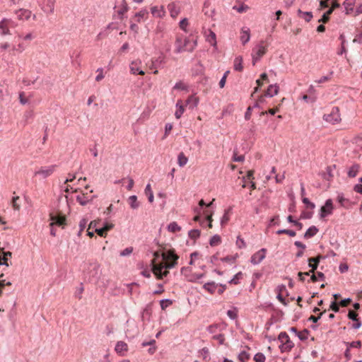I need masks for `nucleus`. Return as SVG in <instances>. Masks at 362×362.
Here are the masks:
<instances>
[{
  "mask_svg": "<svg viewBox=\"0 0 362 362\" xmlns=\"http://www.w3.org/2000/svg\"><path fill=\"white\" fill-rule=\"evenodd\" d=\"M163 259L165 262V264L155 263L154 260H152L153 268L152 271L153 274L158 276L159 274H161L163 269H169L175 267L177 264V259L179 257L175 253L174 250H170L162 254Z\"/></svg>",
  "mask_w": 362,
  "mask_h": 362,
  "instance_id": "f257e3e1",
  "label": "nucleus"
},
{
  "mask_svg": "<svg viewBox=\"0 0 362 362\" xmlns=\"http://www.w3.org/2000/svg\"><path fill=\"white\" fill-rule=\"evenodd\" d=\"M192 41L193 44L189 45L191 40L189 38L177 37L175 41V52L177 53H180L185 51L192 52L194 47L197 46V40L192 39Z\"/></svg>",
  "mask_w": 362,
  "mask_h": 362,
  "instance_id": "f03ea898",
  "label": "nucleus"
},
{
  "mask_svg": "<svg viewBox=\"0 0 362 362\" xmlns=\"http://www.w3.org/2000/svg\"><path fill=\"white\" fill-rule=\"evenodd\" d=\"M279 340L281 341L279 349L281 352H288L293 347V343L290 340L289 336L285 332H282L279 335Z\"/></svg>",
  "mask_w": 362,
  "mask_h": 362,
  "instance_id": "7ed1b4c3",
  "label": "nucleus"
},
{
  "mask_svg": "<svg viewBox=\"0 0 362 362\" xmlns=\"http://www.w3.org/2000/svg\"><path fill=\"white\" fill-rule=\"evenodd\" d=\"M264 41H261L256 47L252 49V64L255 65L257 61L266 53L267 48L263 45Z\"/></svg>",
  "mask_w": 362,
  "mask_h": 362,
  "instance_id": "20e7f679",
  "label": "nucleus"
},
{
  "mask_svg": "<svg viewBox=\"0 0 362 362\" xmlns=\"http://www.w3.org/2000/svg\"><path fill=\"white\" fill-rule=\"evenodd\" d=\"M323 119L331 124L338 123L341 120L339 109L338 107H334L329 114L325 115Z\"/></svg>",
  "mask_w": 362,
  "mask_h": 362,
  "instance_id": "39448f33",
  "label": "nucleus"
},
{
  "mask_svg": "<svg viewBox=\"0 0 362 362\" xmlns=\"http://www.w3.org/2000/svg\"><path fill=\"white\" fill-rule=\"evenodd\" d=\"M334 209L332 200L331 199H328L325 202V204L321 207L320 211V218H324L326 216L332 214V211Z\"/></svg>",
  "mask_w": 362,
  "mask_h": 362,
  "instance_id": "423d86ee",
  "label": "nucleus"
},
{
  "mask_svg": "<svg viewBox=\"0 0 362 362\" xmlns=\"http://www.w3.org/2000/svg\"><path fill=\"white\" fill-rule=\"evenodd\" d=\"M56 168V165H52L47 167H42L40 170L35 172V175H40L44 179L47 178L54 172Z\"/></svg>",
  "mask_w": 362,
  "mask_h": 362,
  "instance_id": "0eeeda50",
  "label": "nucleus"
},
{
  "mask_svg": "<svg viewBox=\"0 0 362 362\" xmlns=\"http://www.w3.org/2000/svg\"><path fill=\"white\" fill-rule=\"evenodd\" d=\"M266 252L267 249L262 248L252 255L250 262L254 265L259 264L265 258Z\"/></svg>",
  "mask_w": 362,
  "mask_h": 362,
  "instance_id": "6e6552de",
  "label": "nucleus"
},
{
  "mask_svg": "<svg viewBox=\"0 0 362 362\" xmlns=\"http://www.w3.org/2000/svg\"><path fill=\"white\" fill-rule=\"evenodd\" d=\"M50 219L52 223H50V226L53 227L54 225L58 226H64L66 224V217L59 214H50Z\"/></svg>",
  "mask_w": 362,
  "mask_h": 362,
  "instance_id": "1a4fd4ad",
  "label": "nucleus"
},
{
  "mask_svg": "<svg viewBox=\"0 0 362 362\" xmlns=\"http://www.w3.org/2000/svg\"><path fill=\"white\" fill-rule=\"evenodd\" d=\"M324 258L322 255H318L315 257H310L308 259V266L311 268L309 271L311 273H314L315 271L317 269L320 259Z\"/></svg>",
  "mask_w": 362,
  "mask_h": 362,
  "instance_id": "9d476101",
  "label": "nucleus"
},
{
  "mask_svg": "<svg viewBox=\"0 0 362 362\" xmlns=\"http://www.w3.org/2000/svg\"><path fill=\"white\" fill-rule=\"evenodd\" d=\"M141 60H135L130 64V71L133 74L144 75V71L141 69Z\"/></svg>",
  "mask_w": 362,
  "mask_h": 362,
  "instance_id": "9b49d317",
  "label": "nucleus"
},
{
  "mask_svg": "<svg viewBox=\"0 0 362 362\" xmlns=\"http://www.w3.org/2000/svg\"><path fill=\"white\" fill-rule=\"evenodd\" d=\"M56 0H44L42 3V10L48 13H53L54 11V4Z\"/></svg>",
  "mask_w": 362,
  "mask_h": 362,
  "instance_id": "f8f14e48",
  "label": "nucleus"
},
{
  "mask_svg": "<svg viewBox=\"0 0 362 362\" xmlns=\"http://www.w3.org/2000/svg\"><path fill=\"white\" fill-rule=\"evenodd\" d=\"M90 276L89 280H97L99 277V265L97 264H90L89 266Z\"/></svg>",
  "mask_w": 362,
  "mask_h": 362,
  "instance_id": "ddd939ff",
  "label": "nucleus"
},
{
  "mask_svg": "<svg viewBox=\"0 0 362 362\" xmlns=\"http://www.w3.org/2000/svg\"><path fill=\"white\" fill-rule=\"evenodd\" d=\"M16 13L17 14L18 18L19 20H28L32 14V12L30 10L21 8L16 11Z\"/></svg>",
  "mask_w": 362,
  "mask_h": 362,
  "instance_id": "4468645a",
  "label": "nucleus"
},
{
  "mask_svg": "<svg viewBox=\"0 0 362 362\" xmlns=\"http://www.w3.org/2000/svg\"><path fill=\"white\" fill-rule=\"evenodd\" d=\"M128 349V346L127 343L122 341H119L116 344L115 350L117 354H119L120 355H124V352L127 351Z\"/></svg>",
  "mask_w": 362,
  "mask_h": 362,
  "instance_id": "2eb2a0df",
  "label": "nucleus"
},
{
  "mask_svg": "<svg viewBox=\"0 0 362 362\" xmlns=\"http://www.w3.org/2000/svg\"><path fill=\"white\" fill-rule=\"evenodd\" d=\"M250 39V29L248 28L244 27L241 30V36L240 40L243 45H245L247 42H249Z\"/></svg>",
  "mask_w": 362,
  "mask_h": 362,
  "instance_id": "dca6fc26",
  "label": "nucleus"
},
{
  "mask_svg": "<svg viewBox=\"0 0 362 362\" xmlns=\"http://www.w3.org/2000/svg\"><path fill=\"white\" fill-rule=\"evenodd\" d=\"M156 341L154 339H151L149 341H144L141 344L143 347L150 346L151 347L148 349V354L151 355L153 354L156 351V346H155Z\"/></svg>",
  "mask_w": 362,
  "mask_h": 362,
  "instance_id": "f3484780",
  "label": "nucleus"
},
{
  "mask_svg": "<svg viewBox=\"0 0 362 362\" xmlns=\"http://www.w3.org/2000/svg\"><path fill=\"white\" fill-rule=\"evenodd\" d=\"M278 91L279 86L276 84L270 85L265 93V96L273 97L278 93Z\"/></svg>",
  "mask_w": 362,
  "mask_h": 362,
  "instance_id": "a211bd4d",
  "label": "nucleus"
},
{
  "mask_svg": "<svg viewBox=\"0 0 362 362\" xmlns=\"http://www.w3.org/2000/svg\"><path fill=\"white\" fill-rule=\"evenodd\" d=\"M356 0H345L343 5L346 10V14H350L354 11Z\"/></svg>",
  "mask_w": 362,
  "mask_h": 362,
  "instance_id": "6ab92c4d",
  "label": "nucleus"
},
{
  "mask_svg": "<svg viewBox=\"0 0 362 362\" xmlns=\"http://www.w3.org/2000/svg\"><path fill=\"white\" fill-rule=\"evenodd\" d=\"M298 15L300 18L304 19L306 22H310L313 18V13L310 11H302L300 9L298 10Z\"/></svg>",
  "mask_w": 362,
  "mask_h": 362,
  "instance_id": "aec40b11",
  "label": "nucleus"
},
{
  "mask_svg": "<svg viewBox=\"0 0 362 362\" xmlns=\"http://www.w3.org/2000/svg\"><path fill=\"white\" fill-rule=\"evenodd\" d=\"M128 202L130 207L132 209H136L139 207L140 203L137 200V197L136 195H132L128 199Z\"/></svg>",
  "mask_w": 362,
  "mask_h": 362,
  "instance_id": "412c9836",
  "label": "nucleus"
},
{
  "mask_svg": "<svg viewBox=\"0 0 362 362\" xmlns=\"http://www.w3.org/2000/svg\"><path fill=\"white\" fill-rule=\"evenodd\" d=\"M217 286L218 284H216L214 281H210L205 283L203 286V288L206 290L211 294H213L215 292Z\"/></svg>",
  "mask_w": 362,
  "mask_h": 362,
  "instance_id": "4be33fe9",
  "label": "nucleus"
},
{
  "mask_svg": "<svg viewBox=\"0 0 362 362\" xmlns=\"http://www.w3.org/2000/svg\"><path fill=\"white\" fill-rule=\"evenodd\" d=\"M317 232L318 228L316 226H313L306 230V232L304 234V238L307 239L313 238L317 234Z\"/></svg>",
  "mask_w": 362,
  "mask_h": 362,
  "instance_id": "5701e85b",
  "label": "nucleus"
},
{
  "mask_svg": "<svg viewBox=\"0 0 362 362\" xmlns=\"http://www.w3.org/2000/svg\"><path fill=\"white\" fill-rule=\"evenodd\" d=\"M93 197H94V196L92 197L91 199H89L85 194H83L82 195H78L76 197V201L81 206H86L88 202H90L93 199Z\"/></svg>",
  "mask_w": 362,
  "mask_h": 362,
  "instance_id": "b1692460",
  "label": "nucleus"
},
{
  "mask_svg": "<svg viewBox=\"0 0 362 362\" xmlns=\"http://www.w3.org/2000/svg\"><path fill=\"white\" fill-rule=\"evenodd\" d=\"M360 165L358 164H354L348 171V176L349 177H355L359 170Z\"/></svg>",
  "mask_w": 362,
  "mask_h": 362,
  "instance_id": "393cba45",
  "label": "nucleus"
},
{
  "mask_svg": "<svg viewBox=\"0 0 362 362\" xmlns=\"http://www.w3.org/2000/svg\"><path fill=\"white\" fill-rule=\"evenodd\" d=\"M151 12L154 17L160 18L164 14V11L162 8L158 6H153L151 8Z\"/></svg>",
  "mask_w": 362,
  "mask_h": 362,
  "instance_id": "a878e982",
  "label": "nucleus"
},
{
  "mask_svg": "<svg viewBox=\"0 0 362 362\" xmlns=\"http://www.w3.org/2000/svg\"><path fill=\"white\" fill-rule=\"evenodd\" d=\"M188 162V158L186 157L183 152H181L178 154L177 156V163L180 167L185 166Z\"/></svg>",
  "mask_w": 362,
  "mask_h": 362,
  "instance_id": "bb28decb",
  "label": "nucleus"
},
{
  "mask_svg": "<svg viewBox=\"0 0 362 362\" xmlns=\"http://www.w3.org/2000/svg\"><path fill=\"white\" fill-rule=\"evenodd\" d=\"M187 103L189 105L190 108L193 109L197 106L199 103V99L194 95H190L187 100Z\"/></svg>",
  "mask_w": 362,
  "mask_h": 362,
  "instance_id": "cd10ccee",
  "label": "nucleus"
},
{
  "mask_svg": "<svg viewBox=\"0 0 362 362\" xmlns=\"http://www.w3.org/2000/svg\"><path fill=\"white\" fill-rule=\"evenodd\" d=\"M243 59L241 57H237L234 60V69L238 71H242L243 66L242 65Z\"/></svg>",
  "mask_w": 362,
  "mask_h": 362,
  "instance_id": "c85d7f7f",
  "label": "nucleus"
},
{
  "mask_svg": "<svg viewBox=\"0 0 362 362\" xmlns=\"http://www.w3.org/2000/svg\"><path fill=\"white\" fill-rule=\"evenodd\" d=\"M145 194L148 196V200L150 203H152L154 200V196L150 184L146 186L144 189Z\"/></svg>",
  "mask_w": 362,
  "mask_h": 362,
  "instance_id": "c756f323",
  "label": "nucleus"
},
{
  "mask_svg": "<svg viewBox=\"0 0 362 362\" xmlns=\"http://www.w3.org/2000/svg\"><path fill=\"white\" fill-rule=\"evenodd\" d=\"M176 107H177V110L175 113V116L177 119H179L181 117L185 110L183 105L181 104V100L177 101Z\"/></svg>",
  "mask_w": 362,
  "mask_h": 362,
  "instance_id": "7c9ffc66",
  "label": "nucleus"
},
{
  "mask_svg": "<svg viewBox=\"0 0 362 362\" xmlns=\"http://www.w3.org/2000/svg\"><path fill=\"white\" fill-rule=\"evenodd\" d=\"M311 274H312V275L310 276V281L313 282L317 281L318 279H320L322 281H324L325 279V274L321 272H318L317 273V274H315V273H311Z\"/></svg>",
  "mask_w": 362,
  "mask_h": 362,
  "instance_id": "2f4dec72",
  "label": "nucleus"
},
{
  "mask_svg": "<svg viewBox=\"0 0 362 362\" xmlns=\"http://www.w3.org/2000/svg\"><path fill=\"white\" fill-rule=\"evenodd\" d=\"M168 229L170 232L175 233L181 230V227L177 225L175 221L171 222L168 226Z\"/></svg>",
  "mask_w": 362,
  "mask_h": 362,
  "instance_id": "473e14b6",
  "label": "nucleus"
},
{
  "mask_svg": "<svg viewBox=\"0 0 362 362\" xmlns=\"http://www.w3.org/2000/svg\"><path fill=\"white\" fill-rule=\"evenodd\" d=\"M221 242V238L218 235H214L209 240V244L211 247L219 245Z\"/></svg>",
  "mask_w": 362,
  "mask_h": 362,
  "instance_id": "72a5a7b5",
  "label": "nucleus"
},
{
  "mask_svg": "<svg viewBox=\"0 0 362 362\" xmlns=\"http://www.w3.org/2000/svg\"><path fill=\"white\" fill-rule=\"evenodd\" d=\"M200 234H201V232L198 229H192V230H189L188 233L189 237L194 240H196L197 238H199L200 236Z\"/></svg>",
  "mask_w": 362,
  "mask_h": 362,
  "instance_id": "f704fd0d",
  "label": "nucleus"
},
{
  "mask_svg": "<svg viewBox=\"0 0 362 362\" xmlns=\"http://www.w3.org/2000/svg\"><path fill=\"white\" fill-rule=\"evenodd\" d=\"M20 197L18 196L13 197L11 200V205L15 211H19L21 209V205L18 203Z\"/></svg>",
  "mask_w": 362,
  "mask_h": 362,
  "instance_id": "c9c22d12",
  "label": "nucleus"
},
{
  "mask_svg": "<svg viewBox=\"0 0 362 362\" xmlns=\"http://www.w3.org/2000/svg\"><path fill=\"white\" fill-rule=\"evenodd\" d=\"M333 12V8H329L328 11H327L322 16V18L318 21L319 22H322L323 23H326L328 22L329 19V16Z\"/></svg>",
  "mask_w": 362,
  "mask_h": 362,
  "instance_id": "e433bc0d",
  "label": "nucleus"
},
{
  "mask_svg": "<svg viewBox=\"0 0 362 362\" xmlns=\"http://www.w3.org/2000/svg\"><path fill=\"white\" fill-rule=\"evenodd\" d=\"M148 11L146 9L141 10L135 14V18L137 22H140L142 18H144L148 15Z\"/></svg>",
  "mask_w": 362,
  "mask_h": 362,
  "instance_id": "4c0bfd02",
  "label": "nucleus"
},
{
  "mask_svg": "<svg viewBox=\"0 0 362 362\" xmlns=\"http://www.w3.org/2000/svg\"><path fill=\"white\" fill-rule=\"evenodd\" d=\"M250 354L245 351H242L238 356V360L240 362H244L245 360H248L250 358Z\"/></svg>",
  "mask_w": 362,
  "mask_h": 362,
  "instance_id": "58836bf2",
  "label": "nucleus"
},
{
  "mask_svg": "<svg viewBox=\"0 0 362 362\" xmlns=\"http://www.w3.org/2000/svg\"><path fill=\"white\" fill-rule=\"evenodd\" d=\"M276 233L279 234V235H280V234H287V235H288L291 237H294L296 235V232L294 230H288V229H280V230L276 231Z\"/></svg>",
  "mask_w": 362,
  "mask_h": 362,
  "instance_id": "ea45409f",
  "label": "nucleus"
},
{
  "mask_svg": "<svg viewBox=\"0 0 362 362\" xmlns=\"http://www.w3.org/2000/svg\"><path fill=\"white\" fill-rule=\"evenodd\" d=\"M128 5L125 0H122L121 3V8L117 11L119 15H123L128 11Z\"/></svg>",
  "mask_w": 362,
  "mask_h": 362,
  "instance_id": "a19ab883",
  "label": "nucleus"
},
{
  "mask_svg": "<svg viewBox=\"0 0 362 362\" xmlns=\"http://www.w3.org/2000/svg\"><path fill=\"white\" fill-rule=\"evenodd\" d=\"M309 334V331L307 329H305L303 332H298L297 336L299 339L301 341H305L308 339Z\"/></svg>",
  "mask_w": 362,
  "mask_h": 362,
  "instance_id": "79ce46f5",
  "label": "nucleus"
},
{
  "mask_svg": "<svg viewBox=\"0 0 362 362\" xmlns=\"http://www.w3.org/2000/svg\"><path fill=\"white\" fill-rule=\"evenodd\" d=\"M173 303V301L170 299H163L160 301V308L162 310H165L170 305Z\"/></svg>",
  "mask_w": 362,
  "mask_h": 362,
  "instance_id": "37998d69",
  "label": "nucleus"
},
{
  "mask_svg": "<svg viewBox=\"0 0 362 362\" xmlns=\"http://www.w3.org/2000/svg\"><path fill=\"white\" fill-rule=\"evenodd\" d=\"M173 89L179 90H187V86L185 84H184L182 81H179L175 83V85L173 87Z\"/></svg>",
  "mask_w": 362,
  "mask_h": 362,
  "instance_id": "c03bdc74",
  "label": "nucleus"
},
{
  "mask_svg": "<svg viewBox=\"0 0 362 362\" xmlns=\"http://www.w3.org/2000/svg\"><path fill=\"white\" fill-rule=\"evenodd\" d=\"M230 210H231V208L230 207L228 209L225 211V213L221 220V224L222 226L225 225L229 221V216H228V214L229 213V211Z\"/></svg>",
  "mask_w": 362,
  "mask_h": 362,
  "instance_id": "a18cd8bd",
  "label": "nucleus"
},
{
  "mask_svg": "<svg viewBox=\"0 0 362 362\" xmlns=\"http://www.w3.org/2000/svg\"><path fill=\"white\" fill-rule=\"evenodd\" d=\"M266 357L262 353H257L254 356L255 362H265Z\"/></svg>",
  "mask_w": 362,
  "mask_h": 362,
  "instance_id": "49530a36",
  "label": "nucleus"
},
{
  "mask_svg": "<svg viewBox=\"0 0 362 362\" xmlns=\"http://www.w3.org/2000/svg\"><path fill=\"white\" fill-rule=\"evenodd\" d=\"M236 245L238 248L242 249L246 247V243L245 240L240 238V236H238L236 240Z\"/></svg>",
  "mask_w": 362,
  "mask_h": 362,
  "instance_id": "de8ad7c7",
  "label": "nucleus"
},
{
  "mask_svg": "<svg viewBox=\"0 0 362 362\" xmlns=\"http://www.w3.org/2000/svg\"><path fill=\"white\" fill-rule=\"evenodd\" d=\"M347 347L350 348H360L361 346V341H356L352 342H346V343Z\"/></svg>",
  "mask_w": 362,
  "mask_h": 362,
  "instance_id": "09e8293b",
  "label": "nucleus"
},
{
  "mask_svg": "<svg viewBox=\"0 0 362 362\" xmlns=\"http://www.w3.org/2000/svg\"><path fill=\"white\" fill-rule=\"evenodd\" d=\"M207 40L209 42H210L212 45H216V34L210 31V34L208 36Z\"/></svg>",
  "mask_w": 362,
  "mask_h": 362,
  "instance_id": "8fccbe9b",
  "label": "nucleus"
},
{
  "mask_svg": "<svg viewBox=\"0 0 362 362\" xmlns=\"http://www.w3.org/2000/svg\"><path fill=\"white\" fill-rule=\"evenodd\" d=\"M96 71L98 73V74L95 77V81H100L105 77L104 75H103V68H98Z\"/></svg>",
  "mask_w": 362,
  "mask_h": 362,
  "instance_id": "3c124183",
  "label": "nucleus"
},
{
  "mask_svg": "<svg viewBox=\"0 0 362 362\" xmlns=\"http://www.w3.org/2000/svg\"><path fill=\"white\" fill-rule=\"evenodd\" d=\"M244 159H245V156H243V155L238 156L236 151L233 152V161H235V162H242V161L244 160Z\"/></svg>",
  "mask_w": 362,
  "mask_h": 362,
  "instance_id": "603ef678",
  "label": "nucleus"
},
{
  "mask_svg": "<svg viewBox=\"0 0 362 362\" xmlns=\"http://www.w3.org/2000/svg\"><path fill=\"white\" fill-rule=\"evenodd\" d=\"M313 216V212L311 211H303L300 214V218L301 219H310Z\"/></svg>",
  "mask_w": 362,
  "mask_h": 362,
  "instance_id": "864d4df0",
  "label": "nucleus"
},
{
  "mask_svg": "<svg viewBox=\"0 0 362 362\" xmlns=\"http://www.w3.org/2000/svg\"><path fill=\"white\" fill-rule=\"evenodd\" d=\"M132 252H133L132 247H127L124 250H123L122 251H121L120 256L124 257V256L129 255Z\"/></svg>",
  "mask_w": 362,
  "mask_h": 362,
  "instance_id": "5fc2aeb1",
  "label": "nucleus"
},
{
  "mask_svg": "<svg viewBox=\"0 0 362 362\" xmlns=\"http://www.w3.org/2000/svg\"><path fill=\"white\" fill-rule=\"evenodd\" d=\"M214 339L218 340L220 344H223L225 341V337L223 334H219L214 335L213 337Z\"/></svg>",
  "mask_w": 362,
  "mask_h": 362,
  "instance_id": "6e6d98bb",
  "label": "nucleus"
},
{
  "mask_svg": "<svg viewBox=\"0 0 362 362\" xmlns=\"http://www.w3.org/2000/svg\"><path fill=\"white\" fill-rule=\"evenodd\" d=\"M303 202L307 205L308 207L310 208L311 209H315V205L314 203L311 202L308 198L304 197L302 199Z\"/></svg>",
  "mask_w": 362,
  "mask_h": 362,
  "instance_id": "4d7b16f0",
  "label": "nucleus"
},
{
  "mask_svg": "<svg viewBox=\"0 0 362 362\" xmlns=\"http://www.w3.org/2000/svg\"><path fill=\"white\" fill-rule=\"evenodd\" d=\"M242 272H238L234 277L229 281L230 284H238L239 279L242 276Z\"/></svg>",
  "mask_w": 362,
  "mask_h": 362,
  "instance_id": "13d9d810",
  "label": "nucleus"
},
{
  "mask_svg": "<svg viewBox=\"0 0 362 362\" xmlns=\"http://www.w3.org/2000/svg\"><path fill=\"white\" fill-rule=\"evenodd\" d=\"M348 317L354 321H358V314L353 310H349Z\"/></svg>",
  "mask_w": 362,
  "mask_h": 362,
  "instance_id": "bf43d9fd",
  "label": "nucleus"
},
{
  "mask_svg": "<svg viewBox=\"0 0 362 362\" xmlns=\"http://www.w3.org/2000/svg\"><path fill=\"white\" fill-rule=\"evenodd\" d=\"M326 312V310H325L324 312L321 313L318 316H314V315H311L309 318H308V320L309 321H312L313 323H316L321 317V316Z\"/></svg>",
  "mask_w": 362,
  "mask_h": 362,
  "instance_id": "052dcab7",
  "label": "nucleus"
},
{
  "mask_svg": "<svg viewBox=\"0 0 362 362\" xmlns=\"http://www.w3.org/2000/svg\"><path fill=\"white\" fill-rule=\"evenodd\" d=\"M329 308L335 313L339 311V305L337 303L336 301H332L331 303Z\"/></svg>",
  "mask_w": 362,
  "mask_h": 362,
  "instance_id": "680f3d73",
  "label": "nucleus"
},
{
  "mask_svg": "<svg viewBox=\"0 0 362 362\" xmlns=\"http://www.w3.org/2000/svg\"><path fill=\"white\" fill-rule=\"evenodd\" d=\"M219 327V326L216 324L215 325H209L208 327H207V330L209 333L211 334H214L216 332L217 329Z\"/></svg>",
  "mask_w": 362,
  "mask_h": 362,
  "instance_id": "e2e57ef3",
  "label": "nucleus"
},
{
  "mask_svg": "<svg viewBox=\"0 0 362 362\" xmlns=\"http://www.w3.org/2000/svg\"><path fill=\"white\" fill-rule=\"evenodd\" d=\"M187 25H188V21L187 18H183L180 22V28L185 31L186 30V27L187 26Z\"/></svg>",
  "mask_w": 362,
  "mask_h": 362,
  "instance_id": "0e129e2a",
  "label": "nucleus"
},
{
  "mask_svg": "<svg viewBox=\"0 0 362 362\" xmlns=\"http://www.w3.org/2000/svg\"><path fill=\"white\" fill-rule=\"evenodd\" d=\"M87 223H88V219H86V218H82L80 221V222H79V228L81 229V231H83L85 229Z\"/></svg>",
  "mask_w": 362,
  "mask_h": 362,
  "instance_id": "69168bd1",
  "label": "nucleus"
},
{
  "mask_svg": "<svg viewBox=\"0 0 362 362\" xmlns=\"http://www.w3.org/2000/svg\"><path fill=\"white\" fill-rule=\"evenodd\" d=\"M351 302V299L350 298H347L344 300H341L339 302V305L341 307H346Z\"/></svg>",
  "mask_w": 362,
  "mask_h": 362,
  "instance_id": "338daca9",
  "label": "nucleus"
},
{
  "mask_svg": "<svg viewBox=\"0 0 362 362\" xmlns=\"http://www.w3.org/2000/svg\"><path fill=\"white\" fill-rule=\"evenodd\" d=\"M353 42L361 44L362 43V33L357 34L355 36Z\"/></svg>",
  "mask_w": 362,
  "mask_h": 362,
  "instance_id": "774afa93",
  "label": "nucleus"
}]
</instances>
